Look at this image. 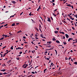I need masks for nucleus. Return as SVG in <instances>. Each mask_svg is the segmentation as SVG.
Listing matches in <instances>:
<instances>
[{"label":"nucleus","mask_w":77,"mask_h":77,"mask_svg":"<svg viewBox=\"0 0 77 77\" xmlns=\"http://www.w3.org/2000/svg\"><path fill=\"white\" fill-rule=\"evenodd\" d=\"M28 66V65H27V64H24L23 66V68H26Z\"/></svg>","instance_id":"obj_1"},{"label":"nucleus","mask_w":77,"mask_h":77,"mask_svg":"<svg viewBox=\"0 0 77 77\" xmlns=\"http://www.w3.org/2000/svg\"><path fill=\"white\" fill-rule=\"evenodd\" d=\"M19 49L20 50H21V49H23V48H21L18 47L17 48H16V50H18Z\"/></svg>","instance_id":"obj_2"},{"label":"nucleus","mask_w":77,"mask_h":77,"mask_svg":"<svg viewBox=\"0 0 77 77\" xmlns=\"http://www.w3.org/2000/svg\"><path fill=\"white\" fill-rule=\"evenodd\" d=\"M48 20H47L48 21V22H49L50 23H51V20H50V18H48Z\"/></svg>","instance_id":"obj_3"},{"label":"nucleus","mask_w":77,"mask_h":77,"mask_svg":"<svg viewBox=\"0 0 77 77\" xmlns=\"http://www.w3.org/2000/svg\"><path fill=\"white\" fill-rule=\"evenodd\" d=\"M72 39H73V38H69L68 40V42H70V40H72Z\"/></svg>","instance_id":"obj_4"},{"label":"nucleus","mask_w":77,"mask_h":77,"mask_svg":"<svg viewBox=\"0 0 77 77\" xmlns=\"http://www.w3.org/2000/svg\"><path fill=\"white\" fill-rule=\"evenodd\" d=\"M65 35L66 38H69V36L68 34H66Z\"/></svg>","instance_id":"obj_5"},{"label":"nucleus","mask_w":77,"mask_h":77,"mask_svg":"<svg viewBox=\"0 0 77 77\" xmlns=\"http://www.w3.org/2000/svg\"><path fill=\"white\" fill-rule=\"evenodd\" d=\"M6 70L5 69H2L1 71H2V72H5V71H6Z\"/></svg>","instance_id":"obj_6"},{"label":"nucleus","mask_w":77,"mask_h":77,"mask_svg":"<svg viewBox=\"0 0 77 77\" xmlns=\"http://www.w3.org/2000/svg\"><path fill=\"white\" fill-rule=\"evenodd\" d=\"M59 33H62V34H65V32H61V31H60L59 32Z\"/></svg>","instance_id":"obj_7"},{"label":"nucleus","mask_w":77,"mask_h":77,"mask_svg":"<svg viewBox=\"0 0 77 77\" xmlns=\"http://www.w3.org/2000/svg\"><path fill=\"white\" fill-rule=\"evenodd\" d=\"M41 9V6H40L37 9V11H39V9Z\"/></svg>","instance_id":"obj_8"},{"label":"nucleus","mask_w":77,"mask_h":77,"mask_svg":"<svg viewBox=\"0 0 77 77\" xmlns=\"http://www.w3.org/2000/svg\"><path fill=\"white\" fill-rule=\"evenodd\" d=\"M56 42H57V43H58V44H60V42L58 40L56 41Z\"/></svg>","instance_id":"obj_9"},{"label":"nucleus","mask_w":77,"mask_h":77,"mask_svg":"<svg viewBox=\"0 0 77 77\" xmlns=\"http://www.w3.org/2000/svg\"><path fill=\"white\" fill-rule=\"evenodd\" d=\"M58 74L59 75H61V74H62V72H58Z\"/></svg>","instance_id":"obj_10"},{"label":"nucleus","mask_w":77,"mask_h":77,"mask_svg":"<svg viewBox=\"0 0 77 77\" xmlns=\"http://www.w3.org/2000/svg\"><path fill=\"white\" fill-rule=\"evenodd\" d=\"M63 44L64 45H66V43L65 42H63Z\"/></svg>","instance_id":"obj_11"},{"label":"nucleus","mask_w":77,"mask_h":77,"mask_svg":"<svg viewBox=\"0 0 77 77\" xmlns=\"http://www.w3.org/2000/svg\"><path fill=\"white\" fill-rule=\"evenodd\" d=\"M15 23H13L12 25H11V26H15Z\"/></svg>","instance_id":"obj_12"},{"label":"nucleus","mask_w":77,"mask_h":77,"mask_svg":"<svg viewBox=\"0 0 77 77\" xmlns=\"http://www.w3.org/2000/svg\"><path fill=\"white\" fill-rule=\"evenodd\" d=\"M4 38H4V37H2V38H1L0 39V40L1 41H2V40H3V39H4Z\"/></svg>","instance_id":"obj_13"},{"label":"nucleus","mask_w":77,"mask_h":77,"mask_svg":"<svg viewBox=\"0 0 77 77\" xmlns=\"http://www.w3.org/2000/svg\"><path fill=\"white\" fill-rule=\"evenodd\" d=\"M52 1H50V3H53L54 2V0H52Z\"/></svg>","instance_id":"obj_14"},{"label":"nucleus","mask_w":77,"mask_h":77,"mask_svg":"<svg viewBox=\"0 0 77 77\" xmlns=\"http://www.w3.org/2000/svg\"><path fill=\"white\" fill-rule=\"evenodd\" d=\"M12 3H13L14 4H15L16 3V2L15 1H12Z\"/></svg>","instance_id":"obj_15"},{"label":"nucleus","mask_w":77,"mask_h":77,"mask_svg":"<svg viewBox=\"0 0 77 77\" xmlns=\"http://www.w3.org/2000/svg\"><path fill=\"white\" fill-rule=\"evenodd\" d=\"M51 42H47V44H51Z\"/></svg>","instance_id":"obj_16"},{"label":"nucleus","mask_w":77,"mask_h":77,"mask_svg":"<svg viewBox=\"0 0 77 77\" xmlns=\"http://www.w3.org/2000/svg\"><path fill=\"white\" fill-rule=\"evenodd\" d=\"M55 33L57 34V33H58V31H54Z\"/></svg>","instance_id":"obj_17"},{"label":"nucleus","mask_w":77,"mask_h":77,"mask_svg":"<svg viewBox=\"0 0 77 77\" xmlns=\"http://www.w3.org/2000/svg\"><path fill=\"white\" fill-rule=\"evenodd\" d=\"M35 29L36 30H37V31H39V29H38V28H36V27H35Z\"/></svg>","instance_id":"obj_18"},{"label":"nucleus","mask_w":77,"mask_h":77,"mask_svg":"<svg viewBox=\"0 0 77 77\" xmlns=\"http://www.w3.org/2000/svg\"><path fill=\"white\" fill-rule=\"evenodd\" d=\"M21 32H22L21 30L17 32L18 33H21Z\"/></svg>","instance_id":"obj_19"},{"label":"nucleus","mask_w":77,"mask_h":77,"mask_svg":"<svg viewBox=\"0 0 77 77\" xmlns=\"http://www.w3.org/2000/svg\"><path fill=\"white\" fill-rule=\"evenodd\" d=\"M56 38H52V40L53 41H56Z\"/></svg>","instance_id":"obj_20"},{"label":"nucleus","mask_w":77,"mask_h":77,"mask_svg":"<svg viewBox=\"0 0 77 77\" xmlns=\"http://www.w3.org/2000/svg\"><path fill=\"white\" fill-rule=\"evenodd\" d=\"M29 16H31L32 15V12H30L29 14Z\"/></svg>","instance_id":"obj_21"},{"label":"nucleus","mask_w":77,"mask_h":77,"mask_svg":"<svg viewBox=\"0 0 77 77\" xmlns=\"http://www.w3.org/2000/svg\"><path fill=\"white\" fill-rule=\"evenodd\" d=\"M13 46H12L11 47V50H13Z\"/></svg>","instance_id":"obj_22"},{"label":"nucleus","mask_w":77,"mask_h":77,"mask_svg":"<svg viewBox=\"0 0 77 77\" xmlns=\"http://www.w3.org/2000/svg\"><path fill=\"white\" fill-rule=\"evenodd\" d=\"M52 49H53V48H51V49H46V51H48V50H52Z\"/></svg>","instance_id":"obj_23"},{"label":"nucleus","mask_w":77,"mask_h":77,"mask_svg":"<svg viewBox=\"0 0 77 77\" xmlns=\"http://www.w3.org/2000/svg\"><path fill=\"white\" fill-rule=\"evenodd\" d=\"M47 69H45L44 70V73H45V71H46V70H47Z\"/></svg>","instance_id":"obj_24"},{"label":"nucleus","mask_w":77,"mask_h":77,"mask_svg":"<svg viewBox=\"0 0 77 77\" xmlns=\"http://www.w3.org/2000/svg\"><path fill=\"white\" fill-rule=\"evenodd\" d=\"M51 65H52V66H54V64H53V63H51Z\"/></svg>","instance_id":"obj_25"},{"label":"nucleus","mask_w":77,"mask_h":77,"mask_svg":"<svg viewBox=\"0 0 77 77\" xmlns=\"http://www.w3.org/2000/svg\"><path fill=\"white\" fill-rule=\"evenodd\" d=\"M17 60H20V58L19 57L16 58Z\"/></svg>","instance_id":"obj_26"},{"label":"nucleus","mask_w":77,"mask_h":77,"mask_svg":"<svg viewBox=\"0 0 77 77\" xmlns=\"http://www.w3.org/2000/svg\"><path fill=\"white\" fill-rule=\"evenodd\" d=\"M3 25H2L1 26H0V29H1L2 27H3Z\"/></svg>","instance_id":"obj_27"},{"label":"nucleus","mask_w":77,"mask_h":77,"mask_svg":"<svg viewBox=\"0 0 77 77\" xmlns=\"http://www.w3.org/2000/svg\"><path fill=\"white\" fill-rule=\"evenodd\" d=\"M32 60H31V61L30 64H29V65H31V64H32Z\"/></svg>","instance_id":"obj_28"},{"label":"nucleus","mask_w":77,"mask_h":77,"mask_svg":"<svg viewBox=\"0 0 77 77\" xmlns=\"http://www.w3.org/2000/svg\"><path fill=\"white\" fill-rule=\"evenodd\" d=\"M55 52H56V54H57V51L56 50H55Z\"/></svg>","instance_id":"obj_29"},{"label":"nucleus","mask_w":77,"mask_h":77,"mask_svg":"<svg viewBox=\"0 0 77 77\" xmlns=\"http://www.w3.org/2000/svg\"><path fill=\"white\" fill-rule=\"evenodd\" d=\"M74 17H76V18H77V14H76L74 16Z\"/></svg>","instance_id":"obj_30"},{"label":"nucleus","mask_w":77,"mask_h":77,"mask_svg":"<svg viewBox=\"0 0 77 77\" xmlns=\"http://www.w3.org/2000/svg\"><path fill=\"white\" fill-rule=\"evenodd\" d=\"M6 54H7V53H6L5 54L3 55V57H5V56Z\"/></svg>","instance_id":"obj_31"},{"label":"nucleus","mask_w":77,"mask_h":77,"mask_svg":"<svg viewBox=\"0 0 77 77\" xmlns=\"http://www.w3.org/2000/svg\"><path fill=\"white\" fill-rule=\"evenodd\" d=\"M53 15H54V16H55V17H56V15H55L53 13H52Z\"/></svg>","instance_id":"obj_32"},{"label":"nucleus","mask_w":77,"mask_h":77,"mask_svg":"<svg viewBox=\"0 0 77 77\" xmlns=\"http://www.w3.org/2000/svg\"><path fill=\"white\" fill-rule=\"evenodd\" d=\"M68 6H69L70 7H71V5H69V4L68 5Z\"/></svg>","instance_id":"obj_33"},{"label":"nucleus","mask_w":77,"mask_h":77,"mask_svg":"<svg viewBox=\"0 0 77 77\" xmlns=\"http://www.w3.org/2000/svg\"><path fill=\"white\" fill-rule=\"evenodd\" d=\"M62 39H65V36H63V38H62Z\"/></svg>","instance_id":"obj_34"},{"label":"nucleus","mask_w":77,"mask_h":77,"mask_svg":"<svg viewBox=\"0 0 77 77\" xmlns=\"http://www.w3.org/2000/svg\"><path fill=\"white\" fill-rule=\"evenodd\" d=\"M32 53H34V52H35V51H32Z\"/></svg>","instance_id":"obj_35"},{"label":"nucleus","mask_w":77,"mask_h":77,"mask_svg":"<svg viewBox=\"0 0 77 77\" xmlns=\"http://www.w3.org/2000/svg\"><path fill=\"white\" fill-rule=\"evenodd\" d=\"M74 64H75V65H77V62H75Z\"/></svg>","instance_id":"obj_36"},{"label":"nucleus","mask_w":77,"mask_h":77,"mask_svg":"<svg viewBox=\"0 0 77 77\" xmlns=\"http://www.w3.org/2000/svg\"><path fill=\"white\" fill-rule=\"evenodd\" d=\"M70 19H71L72 20H74V18H70Z\"/></svg>","instance_id":"obj_37"},{"label":"nucleus","mask_w":77,"mask_h":77,"mask_svg":"<svg viewBox=\"0 0 77 77\" xmlns=\"http://www.w3.org/2000/svg\"><path fill=\"white\" fill-rule=\"evenodd\" d=\"M39 30L41 31V32H42V31H41V28H39Z\"/></svg>","instance_id":"obj_38"},{"label":"nucleus","mask_w":77,"mask_h":77,"mask_svg":"<svg viewBox=\"0 0 77 77\" xmlns=\"http://www.w3.org/2000/svg\"><path fill=\"white\" fill-rule=\"evenodd\" d=\"M32 23H35V21L34 20H33V21H32Z\"/></svg>","instance_id":"obj_39"},{"label":"nucleus","mask_w":77,"mask_h":77,"mask_svg":"<svg viewBox=\"0 0 77 77\" xmlns=\"http://www.w3.org/2000/svg\"><path fill=\"white\" fill-rule=\"evenodd\" d=\"M14 17V15L10 16V18H11V17Z\"/></svg>","instance_id":"obj_40"},{"label":"nucleus","mask_w":77,"mask_h":77,"mask_svg":"<svg viewBox=\"0 0 77 77\" xmlns=\"http://www.w3.org/2000/svg\"><path fill=\"white\" fill-rule=\"evenodd\" d=\"M3 74H7V73H6V72H4V73H3Z\"/></svg>","instance_id":"obj_41"},{"label":"nucleus","mask_w":77,"mask_h":77,"mask_svg":"<svg viewBox=\"0 0 77 77\" xmlns=\"http://www.w3.org/2000/svg\"><path fill=\"white\" fill-rule=\"evenodd\" d=\"M40 36L41 38H43V37H44V36H42V35H40Z\"/></svg>","instance_id":"obj_42"},{"label":"nucleus","mask_w":77,"mask_h":77,"mask_svg":"<svg viewBox=\"0 0 77 77\" xmlns=\"http://www.w3.org/2000/svg\"><path fill=\"white\" fill-rule=\"evenodd\" d=\"M5 38H6V37H8V35H5Z\"/></svg>","instance_id":"obj_43"},{"label":"nucleus","mask_w":77,"mask_h":77,"mask_svg":"<svg viewBox=\"0 0 77 77\" xmlns=\"http://www.w3.org/2000/svg\"><path fill=\"white\" fill-rule=\"evenodd\" d=\"M8 26V24H6L4 25V27H5V26Z\"/></svg>","instance_id":"obj_44"},{"label":"nucleus","mask_w":77,"mask_h":77,"mask_svg":"<svg viewBox=\"0 0 77 77\" xmlns=\"http://www.w3.org/2000/svg\"><path fill=\"white\" fill-rule=\"evenodd\" d=\"M71 34H72V35H75V34L74 33H72Z\"/></svg>","instance_id":"obj_45"},{"label":"nucleus","mask_w":77,"mask_h":77,"mask_svg":"<svg viewBox=\"0 0 77 77\" xmlns=\"http://www.w3.org/2000/svg\"><path fill=\"white\" fill-rule=\"evenodd\" d=\"M31 73L32 74H35V72H31Z\"/></svg>","instance_id":"obj_46"},{"label":"nucleus","mask_w":77,"mask_h":77,"mask_svg":"<svg viewBox=\"0 0 77 77\" xmlns=\"http://www.w3.org/2000/svg\"><path fill=\"white\" fill-rule=\"evenodd\" d=\"M35 36H36V37H38V35H37V34H36L35 35Z\"/></svg>","instance_id":"obj_47"},{"label":"nucleus","mask_w":77,"mask_h":77,"mask_svg":"<svg viewBox=\"0 0 77 77\" xmlns=\"http://www.w3.org/2000/svg\"><path fill=\"white\" fill-rule=\"evenodd\" d=\"M23 14V12H22V13L20 14V15H21Z\"/></svg>","instance_id":"obj_48"},{"label":"nucleus","mask_w":77,"mask_h":77,"mask_svg":"<svg viewBox=\"0 0 77 77\" xmlns=\"http://www.w3.org/2000/svg\"><path fill=\"white\" fill-rule=\"evenodd\" d=\"M53 6H54V5H55V4H54V3H53Z\"/></svg>","instance_id":"obj_49"},{"label":"nucleus","mask_w":77,"mask_h":77,"mask_svg":"<svg viewBox=\"0 0 77 77\" xmlns=\"http://www.w3.org/2000/svg\"><path fill=\"white\" fill-rule=\"evenodd\" d=\"M51 18L52 20H53V17H51Z\"/></svg>","instance_id":"obj_50"},{"label":"nucleus","mask_w":77,"mask_h":77,"mask_svg":"<svg viewBox=\"0 0 77 77\" xmlns=\"http://www.w3.org/2000/svg\"><path fill=\"white\" fill-rule=\"evenodd\" d=\"M19 54H22V52L21 51L20 53Z\"/></svg>","instance_id":"obj_51"},{"label":"nucleus","mask_w":77,"mask_h":77,"mask_svg":"<svg viewBox=\"0 0 77 77\" xmlns=\"http://www.w3.org/2000/svg\"><path fill=\"white\" fill-rule=\"evenodd\" d=\"M71 59V57H70L69 58V60L70 59Z\"/></svg>","instance_id":"obj_52"},{"label":"nucleus","mask_w":77,"mask_h":77,"mask_svg":"<svg viewBox=\"0 0 77 77\" xmlns=\"http://www.w3.org/2000/svg\"><path fill=\"white\" fill-rule=\"evenodd\" d=\"M57 9H56V10H54V11H57Z\"/></svg>","instance_id":"obj_53"},{"label":"nucleus","mask_w":77,"mask_h":77,"mask_svg":"<svg viewBox=\"0 0 77 77\" xmlns=\"http://www.w3.org/2000/svg\"><path fill=\"white\" fill-rule=\"evenodd\" d=\"M35 39H38V38L35 37Z\"/></svg>","instance_id":"obj_54"},{"label":"nucleus","mask_w":77,"mask_h":77,"mask_svg":"<svg viewBox=\"0 0 77 77\" xmlns=\"http://www.w3.org/2000/svg\"><path fill=\"white\" fill-rule=\"evenodd\" d=\"M47 60H50V58H47Z\"/></svg>","instance_id":"obj_55"},{"label":"nucleus","mask_w":77,"mask_h":77,"mask_svg":"<svg viewBox=\"0 0 77 77\" xmlns=\"http://www.w3.org/2000/svg\"><path fill=\"white\" fill-rule=\"evenodd\" d=\"M7 51L6 53L7 54V53H9V51L8 50H7Z\"/></svg>","instance_id":"obj_56"},{"label":"nucleus","mask_w":77,"mask_h":77,"mask_svg":"<svg viewBox=\"0 0 77 77\" xmlns=\"http://www.w3.org/2000/svg\"><path fill=\"white\" fill-rule=\"evenodd\" d=\"M25 44H27V42H24Z\"/></svg>","instance_id":"obj_57"},{"label":"nucleus","mask_w":77,"mask_h":77,"mask_svg":"<svg viewBox=\"0 0 77 77\" xmlns=\"http://www.w3.org/2000/svg\"><path fill=\"white\" fill-rule=\"evenodd\" d=\"M48 52H47V51H46L45 52V54H46Z\"/></svg>","instance_id":"obj_58"},{"label":"nucleus","mask_w":77,"mask_h":77,"mask_svg":"<svg viewBox=\"0 0 77 77\" xmlns=\"http://www.w3.org/2000/svg\"><path fill=\"white\" fill-rule=\"evenodd\" d=\"M9 35H13V34H11V32L9 33Z\"/></svg>","instance_id":"obj_59"},{"label":"nucleus","mask_w":77,"mask_h":77,"mask_svg":"<svg viewBox=\"0 0 77 77\" xmlns=\"http://www.w3.org/2000/svg\"><path fill=\"white\" fill-rule=\"evenodd\" d=\"M11 60H10L9 61H8V63H9L10 62H11V61H10Z\"/></svg>","instance_id":"obj_60"},{"label":"nucleus","mask_w":77,"mask_h":77,"mask_svg":"<svg viewBox=\"0 0 77 77\" xmlns=\"http://www.w3.org/2000/svg\"><path fill=\"white\" fill-rule=\"evenodd\" d=\"M3 75V74L2 73H0V75Z\"/></svg>","instance_id":"obj_61"},{"label":"nucleus","mask_w":77,"mask_h":77,"mask_svg":"<svg viewBox=\"0 0 77 77\" xmlns=\"http://www.w3.org/2000/svg\"><path fill=\"white\" fill-rule=\"evenodd\" d=\"M23 38H24V39H26V38L25 36H24Z\"/></svg>","instance_id":"obj_62"},{"label":"nucleus","mask_w":77,"mask_h":77,"mask_svg":"<svg viewBox=\"0 0 77 77\" xmlns=\"http://www.w3.org/2000/svg\"><path fill=\"white\" fill-rule=\"evenodd\" d=\"M72 29H74V28L73 27H72Z\"/></svg>","instance_id":"obj_63"},{"label":"nucleus","mask_w":77,"mask_h":77,"mask_svg":"<svg viewBox=\"0 0 77 77\" xmlns=\"http://www.w3.org/2000/svg\"><path fill=\"white\" fill-rule=\"evenodd\" d=\"M48 47H51V46H48Z\"/></svg>","instance_id":"obj_64"}]
</instances>
